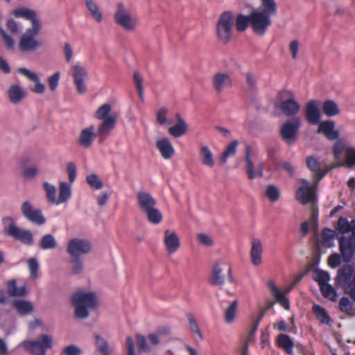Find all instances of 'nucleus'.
<instances>
[{"mask_svg": "<svg viewBox=\"0 0 355 355\" xmlns=\"http://www.w3.org/2000/svg\"><path fill=\"white\" fill-rule=\"evenodd\" d=\"M67 171L71 183H73L76 178V166L73 162H69L67 164Z\"/></svg>", "mask_w": 355, "mask_h": 355, "instance_id": "obj_64", "label": "nucleus"}, {"mask_svg": "<svg viewBox=\"0 0 355 355\" xmlns=\"http://www.w3.org/2000/svg\"><path fill=\"white\" fill-rule=\"evenodd\" d=\"M114 19L117 24L127 31H134L137 27V19L132 17L122 3L117 5L116 11L114 15Z\"/></svg>", "mask_w": 355, "mask_h": 355, "instance_id": "obj_12", "label": "nucleus"}, {"mask_svg": "<svg viewBox=\"0 0 355 355\" xmlns=\"http://www.w3.org/2000/svg\"><path fill=\"white\" fill-rule=\"evenodd\" d=\"M176 118L178 123L168 128V132L173 137L178 138L187 132L188 125L178 113L176 114Z\"/></svg>", "mask_w": 355, "mask_h": 355, "instance_id": "obj_30", "label": "nucleus"}, {"mask_svg": "<svg viewBox=\"0 0 355 355\" xmlns=\"http://www.w3.org/2000/svg\"><path fill=\"white\" fill-rule=\"evenodd\" d=\"M81 349L75 345L67 346L62 352L63 355H81Z\"/></svg>", "mask_w": 355, "mask_h": 355, "instance_id": "obj_61", "label": "nucleus"}, {"mask_svg": "<svg viewBox=\"0 0 355 355\" xmlns=\"http://www.w3.org/2000/svg\"><path fill=\"white\" fill-rule=\"evenodd\" d=\"M353 304L348 297H343L339 301L340 310L348 315H353Z\"/></svg>", "mask_w": 355, "mask_h": 355, "instance_id": "obj_52", "label": "nucleus"}, {"mask_svg": "<svg viewBox=\"0 0 355 355\" xmlns=\"http://www.w3.org/2000/svg\"><path fill=\"white\" fill-rule=\"evenodd\" d=\"M234 18L230 11L223 12L217 22V37L223 44L228 43L232 37Z\"/></svg>", "mask_w": 355, "mask_h": 355, "instance_id": "obj_7", "label": "nucleus"}, {"mask_svg": "<svg viewBox=\"0 0 355 355\" xmlns=\"http://www.w3.org/2000/svg\"><path fill=\"white\" fill-rule=\"evenodd\" d=\"M279 100L282 101L280 109L286 116H296L300 112V105L295 99L294 94L291 91L284 90L279 93Z\"/></svg>", "mask_w": 355, "mask_h": 355, "instance_id": "obj_11", "label": "nucleus"}, {"mask_svg": "<svg viewBox=\"0 0 355 355\" xmlns=\"http://www.w3.org/2000/svg\"><path fill=\"white\" fill-rule=\"evenodd\" d=\"M197 239L200 245L206 247H211L214 243L213 239L209 235L205 233L198 234Z\"/></svg>", "mask_w": 355, "mask_h": 355, "instance_id": "obj_56", "label": "nucleus"}, {"mask_svg": "<svg viewBox=\"0 0 355 355\" xmlns=\"http://www.w3.org/2000/svg\"><path fill=\"white\" fill-rule=\"evenodd\" d=\"M307 168L312 172L314 182L316 184L325 176L329 170L333 167L328 166L324 162H320L318 159L313 156H308L306 158Z\"/></svg>", "mask_w": 355, "mask_h": 355, "instance_id": "obj_13", "label": "nucleus"}, {"mask_svg": "<svg viewBox=\"0 0 355 355\" xmlns=\"http://www.w3.org/2000/svg\"><path fill=\"white\" fill-rule=\"evenodd\" d=\"M277 345L283 349L287 354H292L294 343L291 337L286 334H281L277 338Z\"/></svg>", "mask_w": 355, "mask_h": 355, "instance_id": "obj_34", "label": "nucleus"}, {"mask_svg": "<svg viewBox=\"0 0 355 355\" xmlns=\"http://www.w3.org/2000/svg\"><path fill=\"white\" fill-rule=\"evenodd\" d=\"M321 292L322 295L324 297L329 299L331 301H335L336 300V292L335 289L329 284L321 286L320 287Z\"/></svg>", "mask_w": 355, "mask_h": 355, "instance_id": "obj_53", "label": "nucleus"}, {"mask_svg": "<svg viewBox=\"0 0 355 355\" xmlns=\"http://www.w3.org/2000/svg\"><path fill=\"white\" fill-rule=\"evenodd\" d=\"M137 202L140 210L144 213L148 221L153 224H159L163 216L160 211L155 207L157 202L153 196L148 192L139 191L137 193Z\"/></svg>", "mask_w": 355, "mask_h": 355, "instance_id": "obj_4", "label": "nucleus"}, {"mask_svg": "<svg viewBox=\"0 0 355 355\" xmlns=\"http://www.w3.org/2000/svg\"><path fill=\"white\" fill-rule=\"evenodd\" d=\"M238 309V301L234 300L230 305L225 311V321L226 323H232L236 318V311Z\"/></svg>", "mask_w": 355, "mask_h": 355, "instance_id": "obj_43", "label": "nucleus"}, {"mask_svg": "<svg viewBox=\"0 0 355 355\" xmlns=\"http://www.w3.org/2000/svg\"><path fill=\"white\" fill-rule=\"evenodd\" d=\"M43 186H44V189L46 192V196L48 201L51 204L56 205V202H57L56 187L54 185H53L47 182H45L43 184Z\"/></svg>", "mask_w": 355, "mask_h": 355, "instance_id": "obj_46", "label": "nucleus"}, {"mask_svg": "<svg viewBox=\"0 0 355 355\" xmlns=\"http://www.w3.org/2000/svg\"><path fill=\"white\" fill-rule=\"evenodd\" d=\"M261 8H254L250 12L251 28L258 35H263L272 24L271 17L277 13V5L275 0H260Z\"/></svg>", "mask_w": 355, "mask_h": 355, "instance_id": "obj_1", "label": "nucleus"}, {"mask_svg": "<svg viewBox=\"0 0 355 355\" xmlns=\"http://www.w3.org/2000/svg\"><path fill=\"white\" fill-rule=\"evenodd\" d=\"M21 211L23 216L30 222L42 225L46 223V218L44 216L40 209L35 208L29 201H24L21 206Z\"/></svg>", "mask_w": 355, "mask_h": 355, "instance_id": "obj_15", "label": "nucleus"}, {"mask_svg": "<svg viewBox=\"0 0 355 355\" xmlns=\"http://www.w3.org/2000/svg\"><path fill=\"white\" fill-rule=\"evenodd\" d=\"M238 145L239 141L237 140H234L227 145L225 150L220 157V164L223 165L225 164L230 157H232L236 155Z\"/></svg>", "mask_w": 355, "mask_h": 355, "instance_id": "obj_38", "label": "nucleus"}, {"mask_svg": "<svg viewBox=\"0 0 355 355\" xmlns=\"http://www.w3.org/2000/svg\"><path fill=\"white\" fill-rule=\"evenodd\" d=\"M10 101L13 104L19 103L26 96V92L19 85H11L8 89Z\"/></svg>", "mask_w": 355, "mask_h": 355, "instance_id": "obj_26", "label": "nucleus"}, {"mask_svg": "<svg viewBox=\"0 0 355 355\" xmlns=\"http://www.w3.org/2000/svg\"><path fill=\"white\" fill-rule=\"evenodd\" d=\"M53 338L49 335H42L35 340H26L22 343L24 349L33 355H46V350L52 347Z\"/></svg>", "mask_w": 355, "mask_h": 355, "instance_id": "obj_9", "label": "nucleus"}, {"mask_svg": "<svg viewBox=\"0 0 355 355\" xmlns=\"http://www.w3.org/2000/svg\"><path fill=\"white\" fill-rule=\"evenodd\" d=\"M168 110L166 107H161L156 113L157 122L162 125H170L172 121L167 119Z\"/></svg>", "mask_w": 355, "mask_h": 355, "instance_id": "obj_51", "label": "nucleus"}, {"mask_svg": "<svg viewBox=\"0 0 355 355\" xmlns=\"http://www.w3.org/2000/svg\"><path fill=\"white\" fill-rule=\"evenodd\" d=\"M28 267L31 272V276L33 278L37 277V273L39 268V264L35 258H31L28 260Z\"/></svg>", "mask_w": 355, "mask_h": 355, "instance_id": "obj_63", "label": "nucleus"}, {"mask_svg": "<svg viewBox=\"0 0 355 355\" xmlns=\"http://www.w3.org/2000/svg\"><path fill=\"white\" fill-rule=\"evenodd\" d=\"M235 26L239 32L245 31L248 26L251 27V15L239 14L236 18Z\"/></svg>", "mask_w": 355, "mask_h": 355, "instance_id": "obj_41", "label": "nucleus"}, {"mask_svg": "<svg viewBox=\"0 0 355 355\" xmlns=\"http://www.w3.org/2000/svg\"><path fill=\"white\" fill-rule=\"evenodd\" d=\"M12 14L16 17H23L26 19L31 20L32 22V27L34 26L35 23L41 24L40 21L37 19L36 12L33 10L26 8H19L15 9L12 12Z\"/></svg>", "mask_w": 355, "mask_h": 355, "instance_id": "obj_32", "label": "nucleus"}, {"mask_svg": "<svg viewBox=\"0 0 355 355\" xmlns=\"http://www.w3.org/2000/svg\"><path fill=\"white\" fill-rule=\"evenodd\" d=\"M17 71L19 73L24 75L28 80L35 83V85L30 87L31 92L39 94H42L44 93L45 85L41 82L40 76L36 73L24 67L19 68Z\"/></svg>", "mask_w": 355, "mask_h": 355, "instance_id": "obj_18", "label": "nucleus"}, {"mask_svg": "<svg viewBox=\"0 0 355 355\" xmlns=\"http://www.w3.org/2000/svg\"><path fill=\"white\" fill-rule=\"evenodd\" d=\"M73 78L77 92L83 94L87 91L86 81L88 78L87 70L80 64L73 66Z\"/></svg>", "mask_w": 355, "mask_h": 355, "instance_id": "obj_16", "label": "nucleus"}, {"mask_svg": "<svg viewBox=\"0 0 355 355\" xmlns=\"http://www.w3.org/2000/svg\"><path fill=\"white\" fill-rule=\"evenodd\" d=\"M96 136L94 126L90 125L81 130L78 137V144L84 148H89L92 146Z\"/></svg>", "mask_w": 355, "mask_h": 355, "instance_id": "obj_21", "label": "nucleus"}, {"mask_svg": "<svg viewBox=\"0 0 355 355\" xmlns=\"http://www.w3.org/2000/svg\"><path fill=\"white\" fill-rule=\"evenodd\" d=\"M86 181L91 187L95 189H101L103 186V182L96 174L87 176Z\"/></svg>", "mask_w": 355, "mask_h": 355, "instance_id": "obj_55", "label": "nucleus"}, {"mask_svg": "<svg viewBox=\"0 0 355 355\" xmlns=\"http://www.w3.org/2000/svg\"><path fill=\"white\" fill-rule=\"evenodd\" d=\"M8 293L11 297H23L26 294V288L25 286H17L15 279H11L7 283Z\"/></svg>", "mask_w": 355, "mask_h": 355, "instance_id": "obj_36", "label": "nucleus"}, {"mask_svg": "<svg viewBox=\"0 0 355 355\" xmlns=\"http://www.w3.org/2000/svg\"><path fill=\"white\" fill-rule=\"evenodd\" d=\"M187 318L189 321V328L191 333L196 334L200 340L203 339V336L202 333L200 332L198 324L191 313H187Z\"/></svg>", "mask_w": 355, "mask_h": 355, "instance_id": "obj_48", "label": "nucleus"}, {"mask_svg": "<svg viewBox=\"0 0 355 355\" xmlns=\"http://www.w3.org/2000/svg\"><path fill=\"white\" fill-rule=\"evenodd\" d=\"M96 345L103 355H111L112 349L109 347L107 342L99 336L96 337Z\"/></svg>", "mask_w": 355, "mask_h": 355, "instance_id": "obj_50", "label": "nucleus"}, {"mask_svg": "<svg viewBox=\"0 0 355 355\" xmlns=\"http://www.w3.org/2000/svg\"><path fill=\"white\" fill-rule=\"evenodd\" d=\"M116 114L112 112V106L108 103H105L101 105L96 112L95 117L97 119L104 121L105 119L108 118L110 115Z\"/></svg>", "mask_w": 355, "mask_h": 355, "instance_id": "obj_45", "label": "nucleus"}, {"mask_svg": "<svg viewBox=\"0 0 355 355\" xmlns=\"http://www.w3.org/2000/svg\"><path fill=\"white\" fill-rule=\"evenodd\" d=\"M338 229L342 234L338 239L339 249L343 260L349 262L355 254V220L349 221L340 217L338 220Z\"/></svg>", "mask_w": 355, "mask_h": 355, "instance_id": "obj_2", "label": "nucleus"}, {"mask_svg": "<svg viewBox=\"0 0 355 355\" xmlns=\"http://www.w3.org/2000/svg\"><path fill=\"white\" fill-rule=\"evenodd\" d=\"M322 111L327 116H334L340 113L338 105L332 100H327L323 103Z\"/></svg>", "mask_w": 355, "mask_h": 355, "instance_id": "obj_42", "label": "nucleus"}, {"mask_svg": "<svg viewBox=\"0 0 355 355\" xmlns=\"http://www.w3.org/2000/svg\"><path fill=\"white\" fill-rule=\"evenodd\" d=\"M313 279L318 283V285L320 287L321 286L328 284L330 280V277L327 272L320 269H315L313 271Z\"/></svg>", "mask_w": 355, "mask_h": 355, "instance_id": "obj_47", "label": "nucleus"}, {"mask_svg": "<svg viewBox=\"0 0 355 355\" xmlns=\"http://www.w3.org/2000/svg\"><path fill=\"white\" fill-rule=\"evenodd\" d=\"M72 265V272L74 275H78L82 272L83 270V264L82 261L78 257H73L70 261Z\"/></svg>", "mask_w": 355, "mask_h": 355, "instance_id": "obj_58", "label": "nucleus"}, {"mask_svg": "<svg viewBox=\"0 0 355 355\" xmlns=\"http://www.w3.org/2000/svg\"><path fill=\"white\" fill-rule=\"evenodd\" d=\"M60 78V71H57L49 77L48 84H49V89L51 91H55L57 89L58 84H59Z\"/></svg>", "mask_w": 355, "mask_h": 355, "instance_id": "obj_59", "label": "nucleus"}, {"mask_svg": "<svg viewBox=\"0 0 355 355\" xmlns=\"http://www.w3.org/2000/svg\"><path fill=\"white\" fill-rule=\"evenodd\" d=\"M116 120V114L110 115L108 118L105 119L98 128L97 135L101 138L107 137L110 134L112 130L115 127Z\"/></svg>", "mask_w": 355, "mask_h": 355, "instance_id": "obj_24", "label": "nucleus"}, {"mask_svg": "<svg viewBox=\"0 0 355 355\" xmlns=\"http://www.w3.org/2000/svg\"><path fill=\"white\" fill-rule=\"evenodd\" d=\"M320 101H309L305 107V117L311 124H318L320 120L321 114L319 110Z\"/></svg>", "mask_w": 355, "mask_h": 355, "instance_id": "obj_19", "label": "nucleus"}, {"mask_svg": "<svg viewBox=\"0 0 355 355\" xmlns=\"http://www.w3.org/2000/svg\"><path fill=\"white\" fill-rule=\"evenodd\" d=\"M72 194L71 187L65 182H61L59 185V196L57 198L56 205L67 201Z\"/></svg>", "mask_w": 355, "mask_h": 355, "instance_id": "obj_33", "label": "nucleus"}, {"mask_svg": "<svg viewBox=\"0 0 355 355\" xmlns=\"http://www.w3.org/2000/svg\"><path fill=\"white\" fill-rule=\"evenodd\" d=\"M313 310L315 314L317 320L323 324L330 325L332 324V320L328 315L326 310L320 305L315 304L313 306Z\"/></svg>", "mask_w": 355, "mask_h": 355, "instance_id": "obj_40", "label": "nucleus"}, {"mask_svg": "<svg viewBox=\"0 0 355 355\" xmlns=\"http://www.w3.org/2000/svg\"><path fill=\"white\" fill-rule=\"evenodd\" d=\"M266 195L271 202H275L279 198V191L276 186L270 184L266 187Z\"/></svg>", "mask_w": 355, "mask_h": 355, "instance_id": "obj_54", "label": "nucleus"}, {"mask_svg": "<svg viewBox=\"0 0 355 355\" xmlns=\"http://www.w3.org/2000/svg\"><path fill=\"white\" fill-rule=\"evenodd\" d=\"M252 148L247 145L245 147V161L246 162V173L250 180H253L256 177V172L254 170V164L252 161Z\"/></svg>", "mask_w": 355, "mask_h": 355, "instance_id": "obj_37", "label": "nucleus"}, {"mask_svg": "<svg viewBox=\"0 0 355 355\" xmlns=\"http://www.w3.org/2000/svg\"><path fill=\"white\" fill-rule=\"evenodd\" d=\"M0 33L6 45L7 49L9 50H13L15 45L14 40L10 35H8L2 28H0Z\"/></svg>", "mask_w": 355, "mask_h": 355, "instance_id": "obj_62", "label": "nucleus"}, {"mask_svg": "<svg viewBox=\"0 0 355 355\" xmlns=\"http://www.w3.org/2000/svg\"><path fill=\"white\" fill-rule=\"evenodd\" d=\"M337 284L355 301V272L352 266L345 265L338 272Z\"/></svg>", "mask_w": 355, "mask_h": 355, "instance_id": "obj_6", "label": "nucleus"}, {"mask_svg": "<svg viewBox=\"0 0 355 355\" xmlns=\"http://www.w3.org/2000/svg\"><path fill=\"white\" fill-rule=\"evenodd\" d=\"M39 246L41 249L44 250H53L57 248L58 243L55 237L52 234H46L41 238V240L39 242Z\"/></svg>", "mask_w": 355, "mask_h": 355, "instance_id": "obj_39", "label": "nucleus"}, {"mask_svg": "<svg viewBox=\"0 0 355 355\" xmlns=\"http://www.w3.org/2000/svg\"><path fill=\"white\" fill-rule=\"evenodd\" d=\"M71 302L75 307V315L80 319L87 318L89 310L98 306V300L94 292L78 291L71 297Z\"/></svg>", "mask_w": 355, "mask_h": 355, "instance_id": "obj_3", "label": "nucleus"}, {"mask_svg": "<svg viewBox=\"0 0 355 355\" xmlns=\"http://www.w3.org/2000/svg\"><path fill=\"white\" fill-rule=\"evenodd\" d=\"M136 339L140 352H150V348L148 346L147 340L145 336L139 334H137Z\"/></svg>", "mask_w": 355, "mask_h": 355, "instance_id": "obj_60", "label": "nucleus"}, {"mask_svg": "<svg viewBox=\"0 0 355 355\" xmlns=\"http://www.w3.org/2000/svg\"><path fill=\"white\" fill-rule=\"evenodd\" d=\"M199 159L203 166L208 168H213L214 166V155L209 146L206 145H202L200 147Z\"/></svg>", "mask_w": 355, "mask_h": 355, "instance_id": "obj_29", "label": "nucleus"}, {"mask_svg": "<svg viewBox=\"0 0 355 355\" xmlns=\"http://www.w3.org/2000/svg\"><path fill=\"white\" fill-rule=\"evenodd\" d=\"M92 248L91 242L85 239L73 238L67 245V251L73 257L89 253Z\"/></svg>", "mask_w": 355, "mask_h": 355, "instance_id": "obj_14", "label": "nucleus"}, {"mask_svg": "<svg viewBox=\"0 0 355 355\" xmlns=\"http://www.w3.org/2000/svg\"><path fill=\"white\" fill-rule=\"evenodd\" d=\"M213 86L217 93H221L225 88L232 86V79L225 73H217L213 77Z\"/></svg>", "mask_w": 355, "mask_h": 355, "instance_id": "obj_25", "label": "nucleus"}, {"mask_svg": "<svg viewBox=\"0 0 355 355\" xmlns=\"http://www.w3.org/2000/svg\"><path fill=\"white\" fill-rule=\"evenodd\" d=\"M318 184L314 182L311 186L301 187L296 192V200L302 205L312 203L316 200L315 191Z\"/></svg>", "mask_w": 355, "mask_h": 355, "instance_id": "obj_17", "label": "nucleus"}, {"mask_svg": "<svg viewBox=\"0 0 355 355\" xmlns=\"http://www.w3.org/2000/svg\"><path fill=\"white\" fill-rule=\"evenodd\" d=\"M300 126L301 121L299 116H294L283 123L280 135L287 144L291 145L296 141Z\"/></svg>", "mask_w": 355, "mask_h": 355, "instance_id": "obj_10", "label": "nucleus"}, {"mask_svg": "<svg viewBox=\"0 0 355 355\" xmlns=\"http://www.w3.org/2000/svg\"><path fill=\"white\" fill-rule=\"evenodd\" d=\"M336 235L334 230L324 228L322 233V243L324 246L330 248L334 245V239Z\"/></svg>", "mask_w": 355, "mask_h": 355, "instance_id": "obj_44", "label": "nucleus"}, {"mask_svg": "<svg viewBox=\"0 0 355 355\" xmlns=\"http://www.w3.org/2000/svg\"><path fill=\"white\" fill-rule=\"evenodd\" d=\"M12 305L16 311L22 315H26L31 313L33 311V305L29 301L23 300H15Z\"/></svg>", "mask_w": 355, "mask_h": 355, "instance_id": "obj_35", "label": "nucleus"}, {"mask_svg": "<svg viewBox=\"0 0 355 355\" xmlns=\"http://www.w3.org/2000/svg\"><path fill=\"white\" fill-rule=\"evenodd\" d=\"M156 146L159 150L162 157L165 159H169L175 154V149L167 138L157 140Z\"/></svg>", "mask_w": 355, "mask_h": 355, "instance_id": "obj_28", "label": "nucleus"}, {"mask_svg": "<svg viewBox=\"0 0 355 355\" xmlns=\"http://www.w3.org/2000/svg\"><path fill=\"white\" fill-rule=\"evenodd\" d=\"M41 29V24H37L33 27L28 28L21 35L19 48L22 52L34 51L42 46V42L35 39V36L38 34Z\"/></svg>", "mask_w": 355, "mask_h": 355, "instance_id": "obj_8", "label": "nucleus"}, {"mask_svg": "<svg viewBox=\"0 0 355 355\" xmlns=\"http://www.w3.org/2000/svg\"><path fill=\"white\" fill-rule=\"evenodd\" d=\"M268 287L269 288L272 295L275 297L277 302H278L286 310H289L290 303L287 297L282 293V291L276 286L272 281L268 282Z\"/></svg>", "mask_w": 355, "mask_h": 355, "instance_id": "obj_27", "label": "nucleus"}, {"mask_svg": "<svg viewBox=\"0 0 355 355\" xmlns=\"http://www.w3.org/2000/svg\"><path fill=\"white\" fill-rule=\"evenodd\" d=\"M164 243L169 254L175 253L180 246L178 236L175 232H171L169 230L164 232Z\"/></svg>", "mask_w": 355, "mask_h": 355, "instance_id": "obj_22", "label": "nucleus"}, {"mask_svg": "<svg viewBox=\"0 0 355 355\" xmlns=\"http://www.w3.org/2000/svg\"><path fill=\"white\" fill-rule=\"evenodd\" d=\"M2 222L4 225V231L8 236L25 245H32L33 244V236L31 232L18 227L12 218L4 217Z\"/></svg>", "mask_w": 355, "mask_h": 355, "instance_id": "obj_5", "label": "nucleus"}, {"mask_svg": "<svg viewBox=\"0 0 355 355\" xmlns=\"http://www.w3.org/2000/svg\"><path fill=\"white\" fill-rule=\"evenodd\" d=\"M223 269L218 263L214 265L209 281L213 286H221L225 283V277L223 275Z\"/></svg>", "mask_w": 355, "mask_h": 355, "instance_id": "obj_31", "label": "nucleus"}, {"mask_svg": "<svg viewBox=\"0 0 355 355\" xmlns=\"http://www.w3.org/2000/svg\"><path fill=\"white\" fill-rule=\"evenodd\" d=\"M335 127L336 123L334 121H322L319 123L317 133L323 134L329 140H335L339 137V132Z\"/></svg>", "mask_w": 355, "mask_h": 355, "instance_id": "obj_20", "label": "nucleus"}, {"mask_svg": "<svg viewBox=\"0 0 355 355\" xmlns=\"http://www.w3.org/2000/svg\"><path fill=\"white\" fill-rule=\"evenodd\" d=\"M263 246L261 241L257 239H253L251 243V250L250 252L252 263L258 266L262 263Z\"/></svg>", "mask_w": 355, "mask_h": 355, "instance_id": "obj_23", "label": "nucleus"}, {"mask_svg": "<svg viewBox=\"0 0 355 355\" xmlns=\"http://www.w3.org/2000/svg\"><path fill=\"white\" fill-rule=\"evenodd\" d=\"M85 3L92 17L97 21L101 22L103 17L97 4L93 0H85Z\"/></svg>", "mask_w": 355, "mask_h": 355, "instance_id": "obj_49", "label": "nucleus"}, {"mask_svg": "<svg viewBox=\"0 0 355 355\" xmlns=\"http://www.w3.org/2000/svg\"><path fill=\"white\" fill-rule=\"evenodd\" d=\"M345 160L348 166H355V148L349 147L345 150Z\"/></svg>", "mask_w": 355, "mask_h": 355, "instance_id": "obj_57", "label": "nucleus"}]
</instances>
